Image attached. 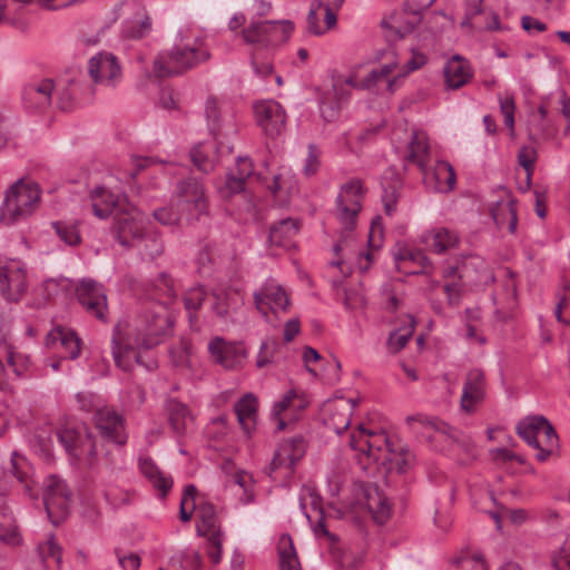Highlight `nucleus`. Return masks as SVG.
Masks as SVG:
<instances>
[{
    "instance_id": "nucleus-20",
    "label": "nucleus",
    "mask_w": 570,
    "mask_h": 570,
    "mask_svg": "<svg viewBox=\"0 0 570 570\" xmlns=\"http://www.w3.org/2000/svg\"><path fill=\"white\" fill-rule=\"evenodd\" d=\"M208 352L216 363L228 370L240 366L247 357L246 350L242 344L227 342L219 336L210 340Z\"/></svg>"
},
{
    "instance_id": "nucleus-59",
    "label": "nucleus",
    "mask_w": 570,
    "mask_h": 570,
    "mask_svg": "<svg viewBox=\"0 0 570 570\" xmlns=\"http://www.w3.org/2000/svg\"><path fill=\"white\" fill-rule=\"evenodd\" d=\"M207 556L212 563L217 564L222 560L223 533L207 535Z\"/></svg>"
},
{
    "instance_id": "nucleus-30",
    "label": "nucleus",
    "mask_w": 570,
    "mask_h": 570,
    "mask_svg": "<svg viewBox=\"0 0 570 570\" xmlns=\"http://www.w3.org/2000/svg\"><path fill=\"white\" fill-rule=\"evenodd\" d=\"M424 245L435 254H443L459 244V236L454 230L436 227L422 235Z\"/></svg>"
},
{
    "instance_id": "nucleus-17",
    "label": "nucleus",
    "mask_w": 570,
    "mask_h": 570,
    "mask_svg": "<svg viewBox=\"0 0 570 570\" xmlns=\"http://www.w3.org/2000/svg\"><path fill=\"white\" fill-rule=\"evenodd\" d=\"M88 72L97 85L115 87L121 78V69L112 53L99 52L88 62Z\"/></svg>"
},
{
    "instance_id": "nucleus-61",
    "label": "nucleus",
    "mask_w": 570,
    "mask_h": 570,
    "mask_svg": "<svg viewBox=\"0 0 570 570\" xmlns=\"http://www.w3.org/2000/svg\"><path fill=\"white\" fill-rule=\"evenodd\" d=\"M463 285L461 281L445 283L443 291L446 295V302L450 306L456 307L462 297Z\"/></svg>"
},
{
    "instance_id": "nucleus-24",
    "label": "nucleus",
    "mask_w": 570,
    "mask_h": 570,
    "mask_svg": "<svg viewBox=\"0 0 570 570\" xmlns=\"http://www.w3.org/2000/svg\"><path fill=\"white\" fill-rule=\"evenodd\" d=\"M55 91L52 79L45 78L27 83L22 89L23 106L32 111L43 110L51 105Z\"/></svg>"
},
{
    "instance_id": "nucleus-25",
    "label": "nucleus",
    "mask_w": 570,
    "mask_h": 570,
    "mask_svg": "<svg viewBox=\"0 0 570 570\" xmlns=\"http://www.w3.org/2000/svg\"><path fill=\"white\" fill-rule=\"evenodd\" d=\"M431 160V149L428 135L422 130H412L406 151L403 156L404 166L415 165L420 171H424Z\"/></svg>"
},
{
    "instance_id": "nucleus-27",
    "label": "nucleus",
    "mask_w": 570,
    "mask_h": 570,
    "mask_svg": "<svg viewBox=\"0 0 570 570\" xmlns=\"http://www.w3.org/2000/svg\"><path fill=\"white\" fill-rule=\"evenodd\" d=\"M138 469L140 473L150 482L155 490H157L161 498H165L173 487V479L166 474L156 462L147 455H141L138 459Z\"/></svg>"
},
{
    "instance_id": "nucleus-3",
    "label": "nucleus",
    "mask_w": 570,
    "mask_h": 570,
    "mask_svg": "<svg viewBox=\"0 0 570 570\" xmlns=\"http://www.w3.org/2000/svg\"><path fill=\"white\" fill-rule=\"evenodd\" d=\"M293 31L294 23L291 20H263L253 17L242 29L240 35L247 45L267 49L287 41Z\"/></svg>"
},
{
    "instance_id": "nucleus-7",
    "label": "nucleus",
    "mask_w": 570,
    "mask_h": 570,
    "mask_svg": "<svg viewBox=\"0 0 570 570\" xmlns=\"http://www.w3.org/2000/svg\"><path fill=\"white\" fill-rule=\"evenodd\" d=\"M366 189L358 178L344 183L336 197L335 217L345 230L352 232L357 224Z\"/></svg>"
},
{
    "instance_id": "nucleus-16",
    "label": "nucleus",
    "mask_w": 570,
    "mask_h": 570,
    "mask_svg": "<svg viewBox=\"0 0 570 570\" xmlns=\"http://www.w3.org/2000/svg\"><path fill=\"white\" fill-rule=\"evenodd\" d=\"M487 380L480 368L470 370L464 377L460 409L468 414L474 413L487 396Z\"/></svg>"
},
{
    "instance_id": "nucleus-47",
    "label": "nucleus",
    "mask_w": 570,
    "mask_h": 570,
    "mask_svg": "<svg viewBox=\"0 0 570 570\" xmlns=\"http://www.w3.org/2000/svg\"><path fill=\"white\" fill-rule=\"evenodd\" d=\"M52 227L65 244L77 246L81 243V235L77 223L53 222Z\"/></svg>"
},
{
    "instance_id": "nucleus-34",
    "label": "nucleus",
    "mask_w": 570,
    "mask_h": 570,
    "mask_svg": "<svg viewBox=\"0 0 570 570\" xmlns=\"http://www.w3.org/2000/svg\"><path fill=\"white\" fill-rule=\"evenodd\" d=\"M196 518V531L198 535L207 537L223 533L220 531L219 520L213 503L207 501L198 502Z\"/></svg>"
},
{
    "instance_id": "nucleus-49",
    "label": "nucleus",
    "mask_w": 570,
    "mask_h": 570,
    "mask_svg": "<svg viewBox=\"0 0 570 570\" xmlns=\"http://www.w3.org/2000/svg\"><path fill=\"white\" fill-rule=\"evenodd\" d=\"M10 472L11 474L22 484L27 492L31 493L32 487L29 482V466L26 459L13 452L10 460Z\"/></svg>"
},
{
    "instance_id": "nucleus-38",
    "label": "nucleus",
    "mask_w": 570,
    "mask_h": 570,
    "mask_svg": "<svg viewBox=\"0 0 570 570\" xmlns=\"http://www.w3.org/2000/svg\"><path fill=\"white\" fill-rule=\"evenodd\" d=\"M396 67L397 65L393 62L385 63L376 69H373L366 77L362 79L361 86L366 90H371L377 87L379 83L385 81L387 90L393 91L397 77L392 79L391 73L395 70Z\"/></svg>"
},
{
    "instance_id": "nucleus-32",
    "label": "nucleus",
    "mask_w": 570,
    "mask_h": 570,
    "mask_svg": "<svg viewBox=\"0 0 570 570\" xmlns=\"http://www.w3.org/2000/svg\"><path fill=\"white\" fill-rule=\"evenodd\" d=\"M57 344L66 351L67 357L71 360H75L80 355V338L71 330H66L63 327H56L51 330L46 336V345L51 347Z\"/></svg>"
},
{
    "instance_id": "nucleus-53",
    "label": "nucleus",
    "mask_w": 570,
    "mask_h": 570,
    "mask_svg": "<svg viewBox=\"0 0 570 570\" xmlns=\"http://www.w3.org/2000/svg\"><path fill=\"white\" fill-rule=\"evenodd\" d=\"M316 8H321L326 16V21L328 26H336L337 23V12L343 7L345 0H313Z\"/></svg>"
},
{
    "instance_id": "nucleus-14",
    "label": "nucleus",
    "mask_w": 570,
    "mask_h": 570,
    "mask_svg": "<svg viewBox=\"0 0 570 570\" xmlns=\"http://www.w3.org/2000/svg\"><path fill=\"white\" fill-rule=\"evenodd\" d=\"M254 112L256 122L265 136L276 138L285 130L286 112L276 100L268 99L256 102Z\"/></svg>"
},
{
    "instance_id": "nucleus-21",
    "label": "nucleus",
    "mask_w": 570,
    "mask_h": 570,
    "mask_svg": "<svg viewBox=\"0 0 570 570\" xmlns=\"http://www.w3.org/2000/svg\"><path fill=\"white\" fill-rule=\"evenodd\" d=\"M164 412L175 435L184 436L194 430L195 415L189 406L178 399H167L164 403Z\"/></svg>"
},
{
    "instance_id": "nucleus-28",
    "label": "nucleus",
    "mask_w": 570,
    "mask_h": 570,
    "mask_svg": "<svg viewBox=\"0 0 570 570\" xmlns=\"http://www.w3.org/2000/svg\"><path fill=\"white\" fill-rule=\"evenodd\" d=\"M308 405L304 394H299L296 390L292 389L286 392L283 397L275 402L272 409L271 417L276 423V430L282 431L285 429V420L281 416L286 411L299 412Z\"/></svg>"
},
{
    "instance_id": "nucleus-56",
    "label": "nucleus",
    "mask_w": 570,
    "mask_h": 570,
    "mask_svg": "<svg viewBox=\"0 0 570 570\" xmlns=\"http://www.w3.org/2000/svg\"><path fill=\"white\" fill-rule=\"evenodd\" d=\"M7 363L18 377H22L30 368V357L22 353L9 352Z\"/></svg>"
},
{
    "instance_id": "nucleus-48",
    "label": "nucleus",
    "mask_w": 570,
    "mask_h": 570,
    "mask_svg": "<svg viewBox=\"0 0 570 570\" xmlns=\"http://www.w3.org/2000/svg\"><path fill=\"white\" fill-rule=\"evenodd\" d=\"M196 495L197 489L194 484L185 487L179 507V518L183 522L190 521L194 511H197Z\"/></svg>"
},
{
    "instance_id": "nucleus-41",
    "label": "nucleus",
    "mask_w": 570,
    "mask_h": 570,
    "mask_svg": "<svg viewBox=\"0 0 570 570\" xmlns=\"http://www.w3.org/2000/svg\"><path fill=\"white\" fill-rule=\"evenodd\" d=\"M278 551L281 570H301L293 541L288 534L281 537Z\"/></svg>"
},
{
    "instance_id": "nucleus-40",
    "label": "nucleus",
    "mask_w": 570,
    "mask_h": 570,
    "mask_svg": "<svg viewBox=\"0 0 570 570\" xmlns=\"http://www.w3.org/2000/svg\"><path fill=\"white\" fill-rule=\"evenodd\" d=\"M38 553L47 569H51L52 560V562L55 563V569L60 570L62 561V550L56 543L53 535H50L48 540L38 544Z\"/></svg>"
},
{
    "instance_id": "nucleus-39",
    "label": "nucleus",
    "mask_w": 570,
    "mask_h": 570,
    "mask_svg": "<svg viewBox=\"0 0 570 570\" xmlns=\"http://www.w3.org/2000/svg\"><path fill=\"white\" fill-rule=\"evenodd\" d=\"M0 540L12 547L21 543V535L16 520L7 509H0Z\"/></svg>"
},
{
    "instance_id": "nucleus-6",
    "label": "nucleus",
    "mask_w": 570,
    "mask_h": 570,
    "mask_svg": "<svg viewBox=\"0 0 570 570\" xmlns=\"http://www.w3.org/2000/svg\"><path fill=\"white\" fill-rule=\"evenodd\" d=\"M350 446L360 452L358 463L367 469L370 461L381 462L386 465V455L391 454L390 440L383 432H372L360 425L350 438Z\"/></svg>"
},
{
    "instance_id": "nucleus-5",
    "label": "nucleus",
    "mask_w": 570,
    "mask_h": 570,
    "mask_svg": "<svg viewBox=\"0 0 570 570\" xmlns=\"http://www.w3.org/2000/svg\"><path fill=\"white\" fill-rule=\"evenodd\" d=\"M39 200L40 189L36 184L16 181L0 206V222L6 225L14 224L30 215Z\"/></svg>"
},
{
    "instance_id": "nucleus-62",
    "label": "nucleus",
    "mask_w": 570,
    "mask_h": 570,
    "mask_svg": "<svg viewBox=\"0 0 570 570\" xmlns=\"http://www.w3.org/2000/svg\"><path fill=\"white\" fill-rule=\"evenodd\" d=\"M277 346L275 341H263L261 344V348L257 354L256 365L257 367H264L272 363V358L274 355V351Z\"/></svg>"
},
{
    "instance_id": "nucleus-44",
    "label": "nucleus",
    "mask_w": 570,
    "mask_h": 570,
    "mask_svg": "<svg viewBox=\"0 0 570 570\" xmlns=\"http://www.w3.org/2000/svg\"><path fill=\"white\" fill-rule=\"evenodd\" d=\"M136 246L139 248L140 255L150 261L161 255L164 250V243L156 233H145Z\"/></svg>"
},
{
    "instance_id": "nucleus-8",
    "label": "nucleus",
    "mask_w": 570,
    "mask_h": 570,
    "mask_svg": "<svg viewBox=\"0 0 570 570\" xmlns=\"http://www.w3.org/2000/svg\"><path fill=\"white\" fill-rule=\"evenodd\" d=\"M306 442L302 436L283 440L276 448L269 465L265 472L272 479H289L298 461L306 453Z\"/></svg>"
},
{
    "instance_id": "nucleus-13",
    "label": "nucleus",
    "mask_w": 570,
    "mask_h": 570,
    "mask_svg": "<svg viewBox=\"0 0 570 570\" xmlns=\"http://www.w3.org/2000/svg\"><path fill=\"white\" fill-rule=\"evenodd\" d=\"M76 296L89 315L99 321L107 320V294L102 284L90 278H83L76 286Z\"/></svg>"
},
{
    "instance_id": "nucleus-35",
    "label": "nucleus",
    "mask_w": 570,
    "mask_h": 570,
    "mask_svg": "<svg viewBox=\"0 0 570 570\" xmlns=\"http://www.w3.org/2000/svg\"><path fill=\"white\" fill-rule=\"evenodd\" d=\"M297 233V222L292 218H286L271 227L268 239L274 246L289 249L293 246V238Z\"/></svg>"
},
{
    "instance_id": "nucleus-64",
    "label": "nucleus",
    "mask_w": 570,
    "mask_h": 570,
    "mask_svg": "<svg viewBox=\"0 0 570 570\" xmlns=\"http://www.w3.org/2000/svg\"><path fill=\"white\" fill-rule=\"evenodd\" d=\"M460 564L463 570H488L483 558L479 554L462 558Z\"/></svg>"
},
{
    "instance_id": "nucleus-4",
    "label": "nucleus",
    "mask_w": 570,
    "mask_h": 570,
    "mask_svg": "<svg viewBox=\"0 0 570 570\" xmlns=\"http://www.w3.org/2000/svg\"><path fill=\"white\" fill-rule=\"evenodd\" d=\"M517 433L537 450L535 458L540 462L547 461L558 450V435L544 416H530L522 420L517 425Z\"/></svg>"
},
{
    "instance_id": "nucleus-15",
    "label": "nucleus",
    "mask_w": 570,
    "mask_h": 570,
    "mask_svg": "<svg viewBox=\"0 0 570 570\" xmlns=\"http://www.w3.org/2000/svg\"><path fill=\"white\" fill-rule=\"evenodd\" d=\"M111 233L121 246L136 247V244L141 240V236L145 234L141 214L136 208L118 214Z\"/></svg>"
},
{
    "instance_id": "nucleus-63",
    "label": "nucleus",
    "mask_w": 570,
    "mask_h": 570,
    "mask_svg": "<svg viewBox=\"0 0 570 570\" xmlns=\"http://www.w3.org/2000/svg\"><path fill=\"white\" fill-rule=\"evenodd\" d=\"M557 570H570V535L567 537L558 554L552 559Z\"/></svg>"
},
{
    "instance_id": "nucleus-52",
    "label": "nucleus",
    "mask_w": 570,
    "mask_h": 570,
    "mask_svg": "<svg viewBox=\"0 0 570 570\" xmlns=\"http://www.w3.org/2000/svg\"><path fill=\"white\" fill-rule=\"evenodd\" d=\"M184 213L176 205L165 206L154 210V218L161 225H176Z\"/></svg>"
},
{
    "instance_id": "nucleus-19",
    "label": "nucleus",
    "mask_w": 570,
    "mask_h": 570,
    "mask_svg": "<svg viewBox=\"0 0 570 570\" xmlns=\"http://www.w3.org/2000/svg\"><path fill=\"white\" fill-rule=\"evenodd\" d=\"M94 420L102 438L117 445L126 444L124 417L115 410L108 406L100 407L96 411Z\"/></svg>"
},
{
    "instance_id": "nucleus-18",
    "label": "nucleus",
    "mask_w": 570,
    "mask_h": 570,
    "mask_svg": "<svg viewBox=\"0 0 570 570\" xmlns=\"http://www.w3.org/2000/svg\"><path fill=\"white\" fill-rule=\"evenodd\" d=\"M57 438L66 451L77 460L96 456V444L92 436L86 431L63 428L57 431Z\"/></svg>"
},
{
    "instance_id": "nucleus-36",
    "label": "nucleus",
    "mask_w": 570,
    "mask_h": 570,
    "mask_svg": "<svg viewBox=\"0 0 570 570\" xmlns=\"http://www.w3.org/2000/svg\"><path fill=\"white\" fill-rule=\"evenodd\" d=\"M394 259L400 271L405 267L406 263H413L419 266V269L411 271L412 274H428L431 267V261L420 249L410 248L406 246L397 248L394 253Z\"/></svg>"
},
{
    "instance_id": "nucleus-37",
    "label": "nucleus",
    "mask_w": 570,
    "mask_h": 570,
    "mask_svg": "<svg viewBox=\"0 0 570 570\" xmlns=\"http://www.w3.org/2000/svg\"><path fill=\"white\" fill-rule=\"evenodd\" d=\"M237 420L244 431H250L257 411V399L254 394L247 393L239 399L234 406Z\"/></svg>"
},
{
    "instance_id": "nucleus-26",
    "label": "nucleus",
    "mask_w": 570,
    "mask_h": 570,
    "mask_svg": "<svg viewBox=\"0 0 570 570\" xmlns=\"http://www.w3.org/2000/svg\"><path fill=\"white\" fill-rule=\"evenodd\" d=\"M92 213L100 219L107 218L116 210H125V197L114 194L105 187L95 188L91 194Z\"/></svg>"
},
{
    "instance_id": "nucleus-45",
    "label": "nucleus",
    "mask_w": 570,
    "mask_h": 570,
    "mask_svg": "<svg viewBox=\"0 0 570 570\" xmlns=\"http://www.w3.org/2000/svg\"><path fill=\"white\" fill-rule=\"evenodd\" d=\"M237 176L232 175L226 181V187L232 194L242 191L246 179L253 173V166L248 158L239 157L237 159Z\"/></svg>"
},
{
    "instance_id": "nucleus-11",
    "label": "nucleus",
    "mask_w": 570,
    "mask_h": 570,
    "mask_svg": "<svg viewBox=\"0 0 570 570\" xmlns=\"http://www.w3.org/2000/svg\"><path fill=\"white\" fill-rule=\"evenodd\" d=\"M43 503L53 524H59L69 513L71 492L65 480L49 475L43 483Z\"/></svg>"
},
{
    "instance_id": "nucleus-33",
    "label": "nucleus",
    "mask_w": 570,
    "mask_h": 570,
    "mask_svg": "<svg viewBox=\"0 0 570 570\" xmlns=\"http://www.w3.org/2000/svg\"><path fill=\"white\" fill-rule=\"evenodd\" d=\"M472 77L468 60L460 56L452 57L444 66L445 83L451 89L463 87Z\"/></svg>"
},
{
    "instance_id": "nucleus-2",
    "label": "nucleus",
    "mask_w": 570,
    "mask_h": 570,
    "mask_svg": "<svg viewBox=\"0 0 570 570\" xmlns=\"http://www.w3.org/2000/svg\"><path fill=\"white\" fill-rule=\"evenodd\" d=\"M209 57L208 50L197 41L194 45H175L155 59L154 71L159 78L178 76L208 60Z\"/></svg>"
},
{
    "instance_id": "nucleus-31",
    "label": "nucleus",
    "mask_w": 570,
    "mask_h": 570,
    "mask_svg": "<svg viewBox=\"0 0 570 570\" xmlns=\"http://www.w3.org/2000/svg\"><path fill=\"white\" fill-rule=\"evenodd\" d=\"M237 292L232 288H217L208 296L209 309L219 321H227L236 308Z\"/></svg>"
},
{
    "instance_id": "nucleus-10",
    "label": "nucleus",
    "mask_w": 570,
    "mask_h": 570,
    "mask_svg": "<svg viewBox=\"0 0 570 570\" xmlns=\"http://www.w3.org/2000/svg\"><path fill=\"white\" fill-rule=\"evenodd\" d=\"M29 287L26 263L17 258H0V294L9 302H19Z\"/></svg>"
},
{
    "instance_id": "nucleus-22",
    "label": "nucleus",
    "mask_w": 570,
    "mask_h": 570,
    "mask_svg": "<svg viewBox=\"0 0 570 570\" xmlns=\"http://www.w3.org/2000/svg\"><path fill=\"white\" fill-rule=\"evenodd\" d=\"M406 421L407 423H419L423 428L422 433L431 442L444 443L440 448L441 451L450 448L454 442H456L455 430L438 417H429L423 414H417L407 416Z\"/></svg>"
},
{
    "instance_id": "nucleus-50",
    "label": "nucleus",
    "mask_w": 570,
    "mask_h": 570,
    "mask_svg": "<svg viewBox=\"0 0 570 570\" xmlns=\"http://www.w3.org/2000/svg\"><path fill=\"white\" fill-rule=\"evenodd\" d=\"M151 30V20L149 17L142 19H132L125 23L122 32L127 38L141 39Z\"/></svg>"
},
{
    "instance_id": "nucleus-55",
    "label": "nucleus",
    "mask_w": 570,
    "mask_h": 570,
    "mask_svg": "<svg viewBox=\"0 0 570 570\" xmlns=\"http://www.w3.org/2000/svg\"><path fill=\"white\" fill-rule=\"evenodd\" d=\"M500 110L503 115L504 125L513 132L514 130V111L515 101L514 96L507 94L504 97L499 96Z\"/></svg>"
},
{
    "instance_id": "nucleus-46",
    "label": "nucleus",
    "mask_w": 570,
    "mask_h": 570,
    "mask_svg": "<svg viewBox=\"0 0 570 570\" xmlns=\"http://www.w3.org/2000/svg\"><path fill=\"white\" fill-rule=\"evenodd\" d=\"M415 322L413 317H409V324L393 331L387 338V348L391 353H399L404 348L412 337Z\"/></svg>"
},
{
    "instance_id": "nucleus-60",
    "label": "nucleus",
    "mask_w": 570,
    "mask_h": 570,
    "mask_svg": "<svg viewBox=\"0 0 570 570\" xmlns=\"http://www.w3.org/2000/svg\"><path fill=\"white\" fill-rule=\"evenodd\" d=\"M535 159L537 151L533 147L530 146L522 147L518 154L519 164L525 169L528 180H530V176L532 174Z\"/></svg>"
},
{
    "instance_id": "nucleus-29",
    "label": "nucleus",
    "mask_w": 570,
    "mask_h": 570,
    "mask_svg": "<svg viewBox=\"0 0 570 570\" xmlns=\"http://www.w3.org/2000/svg\"><path fill=\"white\" fill-rule=\"evenodd\" d=\"M491 215L499 228H505L511 234L515 233L518 226L517 200L512 196L507 195L497 202L491 209Z\"/></svg>"
},
{
    "instance_id": "nucleus-58",
    "label": "nucleus",
    "mask_w": 570,
    "mask_h": 570,
    "mask_svg": "<svg viewBox=\"0 0 570 570\" xmlns=\"http://www.w3.org/2000/svg\"><path fill=\"white\" fill-rule=\"evenodd\" d=\"M321 151L316 145L309 144L307 147V156L304 161L303 171L307 177L315 175L320 168Z\"/></svg>"
},
{
    "instance_id": "nucleus-51",
    "label": "nucleus",
    "mask_w": 570,
    "mask_h": 570,
    "mask_svg": "<svg viewBox=\"0 0 570 570\" xmlns=\"http://www.w3.org/2000/svg\"><path fill=\"white\" fill-rule=\"evenodd\" d=\"M210 148L205 144H198L190 150L191 161L200 171L208 173L213 169V161L208 159Z\"/></svg>"
},
{
    "instance_id": "nucleus-42",
    "label": "nucleus",
    "mask_w": 570,
    "mask_h": 570,
    "mask_svg": "<svg viewBox=\"0 0 570 570\" xmlns=\"http://www.w3.org/2000/svg\"><path fill=\"white\" fill-rule=\"evenodd\" d=\"M205 117L209 131L216 135L223 128L226 112L217 99L209 97L205 104Z\"/></svg>"
},
{
    "instance_id": "nucleus-23",
    "label": "nucleus",
    "mask_w": 570,
    "mask_h": 570,
    "mask_svg": "<svg viewBox=\"0 0 570 570\" xmlns=\"http://www.w3.org/2000/svg\"><path fill=\"white\" fill-rule=\"evenodd\" d=\"M421 174L425 187L433 191L450 193L455 187L456 176L448 161L438 160L433 167L428 165Z\"/></svg>"
},
{
    "instance_id": "nucleus-54",
    "label": "nucleus",
    "mask_w": 570,
    "mask_h": 570,
    "mask_svg": "<svg viewBox=\"0 0 570 570\" xmlns=\"http://www.w3.org/2000/svg\"><path fill=\"white\" fill-rule=\"evenodd\" d=\"M208 299L205 289L202 286L189 288L184 294V305L191 317V312H196L205 299Z\"/></svg>"
},
{
    "instance_id": "nucleus-9",
    "label": "nucleus",
    "mask_w": 570,
    "mask_h": 570,
    "mask_svg": "<svg viewBox=\"0 0 570 570\" xmlns=\"http://www.w3.org/2000/svg\"><path fill=\"white\" fill-rule=\"evenodd\" d=\"M175 203L189 222L208 214V198L204 185L196 178L189 177L178 181Z\"/></svg>"
},
{
    "instance_id": "nucleus-57",
    "label": "nucleus",
    "mask_w": 570,
    "mask_h": 570,
    "mask_svg": "<svg viewBox=\"0 0 570 570\" xmlns=\"http://www.w3.org/2000/svg\"><path fill=\"white\" fill-rule=\"evenodd\" d=\"M390 470H395L399 473H404L412 461V454L409 451H401L399 454L386 455Z\"/></svg>"
},
{
    "instance_id": "nucleus-1",
    "label": "nucleus",
    "mask_w": 570,
    "mask_h": 570,
    "mask_svg": "<svg viewBox=\"0 0 570 570\" xmlns=\"http://www.w3.org/2000/svg\"><path fill=\"white\" fill-rule=\"evenodd\" d=\"M176 297L173 281L160 274L147 289V301L137 316L129 323H118L112 333L111 352L118 367L129 371L134 363L140 364L139 348H153L171 333L174 317L168 305Z\"/></svg>"
},
{
    "instance_id": "nucleus-12",
    "label": "nucleus",
    "mask_w": 570,
    "mask_h": 570,
    "mask_svg": "<svg viewBox=\"0 0 570 570\" xmlns=\"http://www.w3.org/2000/svg\"><path fill=\"white\" fill-rule=\"evenodd\" d=\"M256 309L269 321L268 312H286L291 305L286 291L273 278H267L262 287L253 293Z\"/></svg>"
},
{
    "instance_id": "nucleus-43",
    "label": "nucleus",
    "mask_w": 570,
    "mask_h": 570,
    "mask_svg": "<svg viewBox=\"0 0 570 570\" xmlns=\"http://www.w3.org/2000/svg\"><path fill=\"white\" fill-rule=\"evenodd\" d=\"M336 26H328L326 16L321 8H316L315 3H311L309 11L306 17V30L313 36H323Z\"/></svg>"
}]
</instances>
